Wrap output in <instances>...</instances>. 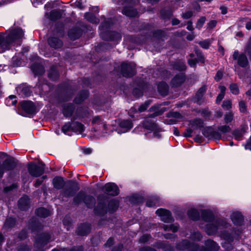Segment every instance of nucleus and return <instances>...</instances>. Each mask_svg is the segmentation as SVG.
Wrapping results in <instances>:
<instances>
[{
  "label": "nucleus",
  "instance_id": "14",
  "mask_svg": "<svg viewBox=\"0 0 251 251\" xmlns=\"http://www.w3.org/2000/svg\"><path fill=\"white\" fill-rule=\"evenodd\" d=\"M91 226L88 223L81 224L77 227L76 233L80 236H85L89 234L91 231Z\"/></svg>",
  "mask_w": 251,
  "mask_h": 251
},
{
  "label": "nucleus",
  "instance_id": "60",
  "mask_svg": "<svg viewBox=\"0 0 251 251\" xmlns=\"http://www.w3.org/2000/svg\"><path fill=\"white\" fill-rule=\"evenodd\" d=\"M206 20V18L205 17H201L197 21L196 23V27L197 28H198L199 29H201V27L203 26L204 25L205 22Z\"/></svg>",
  "mask_w": 251,
  "mask_h": 251
},
{
  "label": "nucleus",
  "instance_id": "7",
  "mask_svg": "<svg viewBox=\"0 0 251 251\" xmlns=\"http://www.w3.org/2000/svg\"><path fill=\"white\" fill-rule=\"evenodd\" d=\"M106 197L104 195H100L98 197V204L95 208L94 211L96 215L102 216L107 211V208L105 202Z\"/></svg>",
  "mask_w": 251,
  "mask_h": 251
},
{
  "label": "nucleus",
  "instance_id": "25",
  "mask_svg": "<svg viewBox=\"0 0 251 251\" xmlns=\"http://www.w3.org/2000/svg\"><path fill=\"white\" fill-rule=\"evenodd\" d=\"M52 184L55 189L59 190L63 188L65 182L62 177L55 176L52 180Z\"/></svg>",
  "mask_w": 251,
  "mask_h": 251
},
{
  "label": "nucleus",
  "instance_id": "51",
  "mask_svg": "<svg viewBox=\"0 0 251 251\" xmlns=\"http://www.w3.org/2000/svg\"><path fill=\"white\" fill-rule=\"evenodd\" d=\"M61 130L65 134H67V132L70 131H73L72 121L71 122H68L63 126Z\"/></svg>",
  "mask_w": 251,
  "mask_h": 251
},
{
  "label": "nucleus",
  "instance_id": "6",
  "mask_svg": "<svg viewBox=\"0 0 251 251\" xmlns=\"http://www.w3.org/2000/svg\"><path fill=\"white\" fill-rule=\"evenodd\" d=\"M121 73L124 77H132L136 73L135 64L132 63H122L121 65Z\"/></svg>",
  "mask_w": 251,
  "mask_h": 251
},
{
  "label": "nucleus",
  "instance_id": "35",
  "mask_svg": "<svg viewBox=\"0 0 251 251\" xmlns=\"http://www.w3.org/2000/svg\"><path fill=\"white\" fill-rule=\"evenodd\" d=\"M32 70L35 75H42L45 73L44 67L39 64H34L33 65Z\"/></svg>",
  "mask_w": 251,
  "mask_h": 251
},
{
  "label": "nucleus",
  "instance_id": "41",
  "mask_svg": "<svg viewBox=\"0 0 251 251\" xmlns=\"http://www.w3.org/2000/svg\"><path fill=\"white\" fill-rule=\"evenodd\" d=\"M29 228L31 229L32 231L33 232L41 229L42 226L40 223L36 221L35 219L33 218L31 223L29 224Z\"/></svg>",
  "mask_w": 251,
  "mask_h": 251
},
{
  "label": "nucleus",
  "instance_id": "4",
  "mask_svg": "<svg viewBox=\"0 0 251 251\" xmlns=\"http://www.w3.org/2000/svg\"><path fill=\"white\" fill-rule=\"evenodd\" d=\"M165 111V108H163L160 110H156L153 114L150 115V116L146 117L142 121L141 124L137 127V129L141 127L148 130H152L157 129V125L155 123V122L152 119L156 116L161 115Z\"/></svg>",
  "mask_w": 251,
  "mask_h": 251
},
{
  "label": "nucleus",
  "instance_id": "44",
  "mask_svg": "<svg viewBox=\"0 0 251 251\" xmlns=\"http://www.w3.org/2000/svg\"><path fill=\"white\" fill-rule=\"evenodd\" d=\"M84 17L85 19L93 24H98L99 22V20L92 13H86L85 14Z\"/></svg>",
  "mask_w": 251,
  "mask_h": 251
},
{
  "label": "nucleus",
  "instance_id": "19",
  "mask_svg": "<svg viewBox=\"0 0 251 251\" xmlns=\"http://www.w3.org/2000/svg\"><path fill=\"white\" fill-rule=\"evenodd\" d=\"M19 208L22 210H26L29 206V199L27 196H24L18 201Z\"/></svg>",
  "mask_w": 251,
  "mask_h": 251
},
{
  "label": "nucleus",
  "instance_id": "43",
  "mask_svg": "<svg viewBox=\"0 0 251 251\" xmlns=\"http://www.w3.org/2000/svg\"><path fill=\"white\" fill-rule=\"evenodd\" d=\"M173 12L171 8H164L160 12L161 18L164 19H170L173 15Z\"/></svg>",
  "mask_w": 251,
  "mask_h": 251
},
{
  "label": "nucleus",
  "instance_id": "52",
  "mask_svg": "<svg viewBox=\"0 0 251 251\" xmlns=\"http://www.w3.org/2000/svg\"><path fill=\"white\" fill-rule=\"evenodd\" d=\"M165 231H170L171 230L173 232H176L177 231L178 229V227L177 226H176L175 225H164L162 227Z\"/></svg>",
  "mask_w": 251,
  "mask_h": 251
},
{
  "label": "nucleus",
  "instance_id": "37",
  "mask_svg": "<svg viewBox=\"0 0 251 251\" xmlns=\"http://www.w3.org/2000/svg\"><path fill=\"white\" fill-rule=\"evenodd\" d=\"M73 131L81 133L84 130V125L78 122L72 121Z\"/></svg>",
  "mask_w": 251,
  "mask_h": 251
},
{
  "label": "nucleus",
  "instance_id": "55",
  "mask_svg": "<svg viewBox=\"0 0 251 251\" xmlns=\"http://www.w3.org/2000/svg\"><path fill=\"white\" fill-rule=\"evenodd\" d=\"M15 98L16 96L14 95H10L9 96V97L6 100L7 105L8 106H10L11 105H15L17 103V100H13V99Z\"/></svg>",
  "mask_w": 251,
  "mask_h": 251
},
{
  "label": "nucleus",
  "instance_id": "42",
  "mask_svg": "<svg viewBox=\"0 0 251 251\" xmlns=\"http://www.w3.org/2000/svg\"><path fill=\"white\" fill-rule=\"evenodd\" d=\"M153 36L158 39L163 40V39L167 38V35L165 31L158 29L153 32Z\"/></svg>",
  "mask_w": 251,
  "mask_h": 251
},
{
  "label": "nucleus",
  "instance_id": "61",
  "mask_svg": "<svg viewBox=\"0 0 251 251\" xmlns=\"http://www.w3.org/2000/svg\"><path fill=\"white\" fill-rule=\"evenodd\" d=\"M156 246L158 248H160L164 250H171L172 247L170 246H167L166 243L164 242H158L156 243Z\"/></svg>",
  "mask_w": 251,
  "mask_h": 251
},
{
  "label": "nucleus",
  "instance_id": "22",
  "mask_svg": "<svg viewBox=\"0 0 251 251\" xmlns=\"http://www.w3.org/2000/svg\"><path fill=\"white\" fill-rule=\"evenodd\" d=\"M122 13L126 16L133 17L138 14V12L136 9L132 6H125L121 11Z\"/></svg>",
  "mask_w": 251,
  "mask_h": 251
},
{
  "label": "nucleus",
  "instance_id": "11",
  "mask_svg": "<svg viewBox=\"0 0 251 251\" xmlns=\"http://www.w3.org/2000/svg\"><path fill=\"white\" fill-rule=\"evenodd\" d=\"M233 60H237L238 64L242 68L246 67L249 64L247 57L244 53L239 54V51L235 50L232 55Z\"/></svg>",
  "mask_w": 251,
  "mask_h": 251
},
{
  "label": "nucleus",
  "instance_id": "40",
  "mask_svg": "<svg viewBox=\"0 0 251 251\" xmlns=\"http://www.w3.org/2000/svg\"><path fill=\"white\" fill-rule=\"evenodd\" d=\"M17 91L21 94L24 95L25 97H28L30 95V88L25 85H21L17 88Z\"/></svg>",
  "mask_w": 251,
  "mask_h": 251
},
{
  "label": "nucleus",
  "instance_id": "59",
  "mask_svg": "<svg viewBox=\"0 0 251 251\" xmlns=\"http://www.w3.org/2000/svg\"><path fill=\"white\" fill-rule=\"evenodd\" d=\"M221 236L224 239L227 240L228 242H232L233 240L232 236L226 231H224L222 233Z\"/></svg>",
  "mask_w": 251,
  "mask_h": 251
},
{
  "label": "nucleus",
  "instance_id": "34",
  "mask_svg": "<svg viewBox=\"0 0 251 251\" xmlns=\"http://www.w3.org/2000/svg\"><path fill=\"white\" fill-rule=\"evenodd\" d=\"M189 217L193 221H197L200 218V214L198 210L194 208L189 209L187 212Z\"/></svg>",
  "mask_w": 251,
  "mask_h": 251
},
{
  "label": "nucleus",
  "instance_id": "27",
  "mask_svg": "<svg viewBox=\"0 0 251 251\" xmlns=\"http://www.w3.org/2000/svg\"><path fill=\"white\" fill-rule=\"evenodd\" d=\"M185 81V75L182 74L176 75L172 80V84L177 87L181 85Z\"/></svg>",
  "mask_w": 251,
  "mask_h": 251
},
{
  "label": "nucleus",
  "instance_id": "21",
  "mask_svg": "<svg viewBox=\"0 0 251 251\" xmlns=\"http://www.w3.org/2000/svg\"><path fill=\"white\" fill-rule=\"evenodd\" d=\"M82 31L80 28L75 27L68 32V36L71 40H75L79 38L82 35Z\"/></svg>",
  "mask_w": 251,
  "mask_h": 251
},
{
  "label": "nucleus",
  "instance_id": "57",
  "mask_svg": "<svg viewBox=\"0 0 251 251\" xmlns=\"http://www.w3.org/2000/svg\"><path fill=\"white\" fill-rule=\"evenodd\" d=\"M191 238L193 240L200 241L202 238V235L199 231L194 232L191 235Z\"/></svg>",
  "mask_w": 251,
  "mask_h": 251
},
{
  "label": "nucleus",
  "instance_id": "15",
  "mask_svg": "<svg viewBox=\"0 0 251 251\" xmlns=\"http://www.w3.org/2000/svg\"><path fill=\"white\" fill-rule=\"evenodd\" d=\"M206 91V87L205 85H203L198 90L196 94L194 102H196L199 105H201L204 101L203 96Z\"/></svg>",
  "mask_w": 251,
  "mask_h": 251
},
{
  "label": "nucleus",
  "instance_id": "24",
  "mask_svg": "<svg viewBox=\"0 0 251 251\" xmlns=\"http://www.w3.org/2000/svg\"><path fill=\"white\" fill-rule=\"evenodd\" d=\"M216 224H208L206 225L205 229L208 235H211L216 233L218 230V226L220 224V221H217Z\"/></svg>",
  "mask_w": 251,
  "mask_h": 251
},
{
  "label": "nucleus",
  "instance_id": "20",
  "mask_svg": "<svg viewBox=\"0 0 251 251\" xmlns=\"http://www.w3.org/2000/svg\"><path fill=\"white\" fill-rule=\"evenodd\" d=\"M75 106L73 103H67L63 105V114L66 117H71L74 112Z\"/></svg>",
  "mask_w": 251,
  "mask_h": 251
},
{
  "label": "nucleus",
  "instance_id": "62",
  "mask_svg": "<svg viewBox=\"0 0 251 251\" xmlns=\"http://www.w3.org/2000/svg\"><path fill=\"white\" fill-rule=\"evenodd\" d=\"M152 131H153V136L154 137H156L158 138H160L161 137V134H160V132L162 131V129L158 126L157 125V129L152 130Z\"/></svg>",
  "mask_w": 251,
  "mask_h": 251
},
{
  "label": "nucleus",
  "instance_id": "5",
  "mask_svg": "<svg viewBox=\"0 0 251 251\" xmlns=\"http://www.w3.org/2000/svg\"><path fill=\"white\" fill-rule=\"evenodd\" d=\"M45 168V164L42 162H39L38 164L34 162H30L27 166L29 174L35 177L40 176L44 174Z\"/></svg>",
  "mask_w": 251,
  "mask_h": 251
},
{
  "label": "nucleus",
  "instance_id": "31",
  "mask_svg": "<svg viewBox=\"0 0 251 251\" xmlns=\"http://www.w3.org/2000/svg\"><path fill=\"white\" fill-rule=\"evenodd\" d=\"M83 202L88 208H92L95 205L96 200L94 197L86 195Z\"/></svg>",
  "mask_w": 251,
  "mask_h": 251
},
{
  "label": "nucleus",
  "instance_id": "9",
  "mask_svg": "<svg viewBox=\"0 0 251 251\" xmlns=\"http://www.w3.org/2000/svg\"><path fill=\"white\" fill-rule=\"evenodd\" d=\"M102 190L105 194L111 196L118 195L120 191L118 186L113 182L106 183L102 188Z\"/></svg>",
  "mask_w": 251,
  "mask_h": 251
},
{
  "label": "nucleus",
  "instance_id": "3",
  "mask_svg": "<svg viewBox=\"0 0 251 251\" xmlns=\"http://www.w3.org/2000/svg\"><path fill=\"white\" fill-rule=\"evenodd\" d=\"M110 26V23L108 21H105L102 23L99 26V28L101 30L100 34V37L106 41H117L120 40L122 38L121 35L116 31H105Z\"/></svg>",
  "mask_w": 251,
  "mask_h": 251
},
{
  "label": "nucleus",
  "instance_id": "18",
  "mask_svg": "<svg viewBox=\"0 0 251 251\" xmlns=\"http://www.w3.org/2000/svg\"><path fill=\"white\" fill-rule=\"evenodd\" d=\"M48 43L51 48L55 49L60 48L63 46V42L58 38L55 37L49 38Z\"/></svg>",
  "mask_w": 251,
  "mask_h": 251
},
{
  "label": "nucleus",
  "instance_id": "29",
  "mask_svg": "<svg viewBox=\"0 0 251 251\" xmlns=\"http://www.w3.org/2000/svg\"><path fill=\"white\" fill-rule=\"evenodd\" d=\"M119 126L124 131L126 132L129 130L133 127V123L130 120H123L120 122Z\"/></svg>",
  "mask_w": 251,
  "mask_h": 251
},
{
  "label": "nucleus",
  "instance_id": "2",
  "mask_svg": "<svg viewBox=\"0 0 251 251\" xmlns=\"http://www.w3.org/2000/svg\"><path fill=\"white\" fill-rule=\"evenodd\" d=\"M205 245L208 249L207 251L204 247H200L197 244L191 243L188 240H183L177 244L176 247L182 251H217L220 248L215 242L210 239L205 241Z\"/></svg>",
  "mask_w": 251,
  "mask_h": 251
},
{
  "label": "nucleus",
  "instance_id": "26",
  "mask_svg": "<svg viewBox=\"0 0 251 251\" xmlns=\"http://www.w3.org/2000/svg\"><path fill=\"white\" fill-rule=\"evenodd\" d=\"M190 125L194 129H201L204 127V122L201 118H195L189 121Z\"/></svg>",
  "mask_w": 251,
  "mask_h": 251
},
{
  "label": "nucleus",
  "instance_id": "16",
  "mask_svg": "<svg viewBox=\"0 0 251 251\" xmlns=\"http://www.w3.org/2000/svg\"><path fill=\"white\" fill-rule=\"evenodd\" d=\"M92 124L93 126L98 125L100 130H106L107 125L103 121V118L101 116H97L92 120Z\"/></svg>",
  "mask_w": 251,
  "mask_h": 251
},
{
  "label": "nucleus",
  "instance_id": "50",
  "mask_svg": "<svg viewBox=\"0 0 251 251\" xmlns=\"http://www.w3.org/2000/svg\"><path fill=\"white\" fill-rule=\"evenodd\" d=\"M16 224V220L14 218L9 217L6 219L4 226L7 228H11L14 226Z\"/></svg>",
  "mask_w": 251,
  "mask_h": 251
},
{
  "label": "nucleus",
  "instance_id": "30",
  "mask_svg": "<svg viewBox=\"0 0 251 251\" xmlns=\"http://www.w3.org/2000/svg\"><path fill=\"white\" fill-rule=\"evenodd\" d=\"M201 216L202 220L205 222H211L214 219L213 213L208 210H203L201 211Z\"/></svg>",
  "mask_w": 251,
  "mask_h": 251
},
{
  "label": "nucleus",
  "instance_id": "13",
  "mask_svg": "<svg viewBox=\"0 0 251 251\" xmlns=\"http://www.w3.org/2000/svg\"><path fill=\"white\" fill-rule=\"evenodd\" d=\"M22 109L28 114H33L36 112V106L31 101H23L21 102Z\"/></svg>",
  "mask_w": 251,
  "mask_h": 251
},
{
  "label": "nucleus",
  "instance_id": "49",
  "mask_svg": "<svg viewBox=\"0 0 251 251\" xmlns=\"http://www.w3.org/2000/svg\"><path fill=\"white\" fill-rule=\"evenodd\" d=\"M244 131L243 129H235L233 131L232 134L234 138L237 140H241Z\"/></svg>",
  "mask_w": 251,
  "mask_h": 251
},
{
  "label": "nucleus",
  "instance_id": "28",
  "mask_svg": "<svg viewBox=\"0 0 251 251\" xmlns=\"http://www.w3.org/2000/svg\"><path fill=\"white\" fill-rule=\"evenodd\" d=\"M89 96V92L86 90L80 91L74 100V102L76 104H79L84 100L86 99Z\"/></svg>",
  "mask_w": 251,
  "mask_h": 251
},
{
  "label": "nucleus",
  "instance_id": "46",
  "mask_svg": "<svg viewBox=\"0 0 251 251\" xmlns=\"http://www.w3.org/2000/svg\"><path fill=\"white\" fill-rule=\"evenodd\" d=\"M62 16L61 13L57 10H52L50 12V19L51 21H56Z\"/></svg>",
  "mask_w": 251,
  "mask_h": 251
},
{
  "label": "nucleus",
  "instance_id": "23",
  "mask_svg": "<svg viewBox=\"0 0 251 251\" xmlns=\"http://www.w3.org/2000/svg\"><path fill=\"white\" fill-rule=\"evenodd\" d=\"M231 219L233 224L237 226L242 224L244 219L242 215L239 212H235L231 215Z\"/></svg>",
  "mask_w": 251,
  "mask_h": 251
},
{
  "label": "nucleus",
  "instance_id": "58",
  "mask_svg": "<svg viewBox=\"0 0 251 251\" xmlns=\"http://www.w3.org/2000/svg\"><path fill=\"white\" fill-rule=\"evenodd\" d=\"M194 12L191 10L186 11L181 14V17L185 20L190 19L193 16Z\"/></svg>",
  "mask_w": 251,
  "mask_h": 251
},
{
  "label": "nucleus",
  "instance_id": "33",
  "mask_svg": "<svg viewBox=\"0 0 251 251\" xmlns=\"http://www.w3.org/2000/svg\"><path fill=\"white\" fill-rule=\"evenodd\" d=\"M49 77L52 80H55L59 78V73L56 66H52L50 69L48 73Z\"/></svg>",
  "mask_w": 251,
  "mask_h": 251
},
{
  "label": "nucleus",
  "instance_id": "54",
  "mask_svg": "<svg viewBox=\"0 0 251 251\" xmlns=\"http://www.w3.org/2000/svg\"><path fill=\"white\" fill-rule=\"evenodd\" d=\"M234 119L233 113L230 112L226 113L224 116V121L226 124L231 123Z\"/></svg>",
  "mask_w": 251,
  "mask_h": 251
},
{
  "label": "nucleus",
  "instance_id": "47",
  "mask_svg": "<svg viewBox=\"0 0 251 251\" xmlns=\"http://www.w3.org/2000/svg\"><path fill=\"white\" fill-rule=\"evenodd\" d=\"M217 129L218 130V131H219V132L220 133L221 136L222 134H226V133H228L231 130V127L227 125H223L218 126Z\"/></svg>",
  "mask_w": 251,
  "mask_h": 251
},
{
  "label": "nucleus",
  "instance_id": "48",
  "mask_svg": "<svg viewBox=\"0 0 251 251\" xmlns=\"http://www.w3.org/2000/svg\"><path fill=\"white\" fill-rule=\"evenodd\" d=\"M174 68L179 71H182L186 69V66L183 61H178L174 64Z\"/></svg>",
  "mask_w": 251,
  "mask_h": 251
},
{
  "label": "nucleus",
  "instance_id": "56",
  "mask_svg": "<svg viewBox=\"0 0 251 251\" xmlns=\"http://www.w3.org/2000/svg\"><path fill=\"white\" fill-rule=\"evenodd\" d=\"M229 89L230 92L234 95H237L239 93L238 87L235 83H231L230 85Z\"/></svg>",
  "mask_w": 251,
  "mask_h": 251
},
{
  "label": "nucleus",
  "instance_id": "8",
  "mask_svg": "<svg viewBox=\"0 0 251 251\" xmlns=\"http://www.w3.org/2000/svg\"><path fill=\"white\" fill-rule=\"evenodd\" d=\"M203 136L209 139L220 140L222 136L219 131L215 130L212 126H206L202 130Z\"/></svg>",
  "mask_w": 251,
  "mask_h": 251
},
{
  "label": "nucleus",
  "instance_id": "36",
  "mask_svg": "<svg viewBox=\"0 0 251 251\" xmlns=\"http://www.w3.org/2000/svg\"><path fill=\"white\" fill-rule=\"evenodd\" d=\"M36 215L42 218H46L51 214L50 211L44 207L38 208L35 212Z\"/></svg>",
  "mask_w": 251,
  "mask_h": 251
},
{
  "label": "nucleus",
  "instance_id": "10",
  "mask_svg": "<svg viewBox=\"0 0 251 251\" xmlns=\"http://www.w3.org/2000/svg\"><path fill=\"white\" fill-rule=\"evenodd\" d=\"M50 235L48 233H42L36 239L35 245L39 248L41 249L45 245H47L50 240Z\"/></svg>",
  "mask_w": 251,
  "mask_h": 251
},
{
  "label": "nucleus",
  "instance_id": "63",
  "mask_svg": "<svg viewBox=\"0 0 251 251\" xmlns=\"http://www.w3.org/2000/svg\"><path fill=\"white\" fill-rule=\"evenodd\" d=\"M151 238V236L150 235L148 234H144L140 237L139 242L141 243H145L146 242H148Z\"/></svg>",
  "mask_w": 251,
  "mask_h": 251
},
{
  "label": "nucleus",
  "instance_id": "53",
  "mask_svg": "<svg viewBox=\"0 0 251 251\" xmlns=\"http://www.w3.org/2000/svg\"><path fill=\"white\" fill-rule=\"evenodd\" d=\"M196 112L201 113V115L204 118L208 117L211 115V112L208 110V109L206 108L202 109H197L196 110Z\"/></svg>",
  "mask_w": 251,
  "mask_h": 251
},
{
  "label": "nucleus",
  "instance_id": "32",
  "mask_svg": "<svg viewBox=\"0 0 251 251\" xmlns=\"http://www.w3.org/2000/svg\"><path fill=\"white\" fill-rule=\"evenodd\" d=\"M86 196V194L85 192L80 191L74 197L73 199V202L75 205H78L82 201L84 202V199L85 198Z\"/></svg>",
  "mask_w": 251,
  "mask_h": 251
},
{
  "label": "nucleus",
  "instance_id": "38",
  "mask_svg": "<svg viewBox=\"0 0 251 251\" xmlns=\"http://www.w3.org/2000/svg\"><path fill=\"white\" fill-rule=\"evenodd\" d=\"M119 207V201L115 199L110 200L108 204V211L110 213H113Z\"/></svg>",
  "mask_w": 251,
  "mask_h": 251
},
{
  "label": "nucleus",
  "instance_id": "12",
  "mask_svg": "<svg viewBox=\"0 0 251 251\" xmlns=\"http://www.w3.org/2000/svg\"><path fill=\"white\" fill-rule=\"evenodd\" d=\"M155 213L161 217V220L165 223H171L174 220L170 211L160 208L156 211Z\"/></svg>",
  "mask_w": 251,
  "mask_h": 251
},
{
  "label": "nucleus",
  "instance_id": "17",
  "mask_svg": "<svg viewBox=\"0 0 251 251\" xmlns=\"http://www.w3.org/2000/svg\"><path fill=\"white\" fill-rule=\"evenodd\" d=\"M5 171L13 170L17 166V162L14 158H7L1 164Z\"/></svg>",
  "mask_w": 251,
  "mask_h": 251
},
{
  "label": "nucleus",
  "instance_id": "1",
  "mask_svg": "<svg viewBox=\"0 0 251 251\" xmlns=\"http://www.w3.org/2000/svg\"><path fill=\"white\" fill-rule=\"evenodd\" d=\"M24 33L21 28L17 27L11 29L8 35L4 33L0 34V52H4L9 50L12 46H20Z\"/></svg>",
  "mask_w": 251,
  "mask_h": 251
},
{
  "label": "nucleus",
  "instance_id": "45",
  "mask_svg": "<svg viewBox=\"0 0 251 251\" xmlns=\"http://www.w3.org/2000/svg\"><path fill=\"white\" fill-rule=\"evenodd\" d=\"M75 193V192L74 191L73 189L71 187L65 188L62 192V196L66 198H70L73 197Z\"/></svg>",
  "mask_w": 251,
  "mask_h": 251
},
{
  "label": "nucleus",
  "instance_id": "64",
  "mask_svg": "<svg viewBox=\"0 0 251 251\" xmlns=\"http://www.w3.org/2000/svg\"><path fill=\"white\" fill-rule=\"evenodd\" d=\"M239 110L241 112L244 113L246 111L247 107L244 101H241L239 103Z\"/></svg>",
  "mask_w": 251,
  "mask_h": 251
},
{
  "label": "nucleus",
  "instance_id": "39",
  "mask_svg": "<svg viewBox=\"0 0 251 251\" xmlns=\"http://www.w3.org/2000/svg\"><path fill=\"white\" fill-rule=\"evenodd\" d=\"M158 90L162 95L166 96L169 91L168 85L165 82H160L158 85Z\"/></svg>",
  "mask_w": 251,
  "mask_h": 251
}]
</instances>
